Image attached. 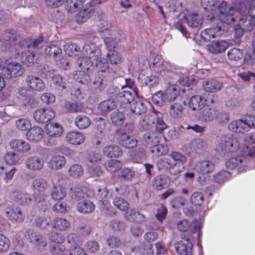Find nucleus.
<instances>
[{
    "instance_id": "f257e3e1",
    "label": "nucleus",
    "mask_w": 255,
    "mask_h": 255,
    "mask_svg": "<svg viewBox=\"0 0 255 255\" xmlns=\"http://www.w3.org/2000/svg\"><path fill=\"white\" fill-rule=\"evenodd\" d=\"M215 150L221 156H226L230 153L240 155L255 156V147L251 149L241 144L239 139L232 135H223L216 145Z\"/></svg>"
},
{
    "instance_id": "f03ea898",
    "label": "nucleus",
    "mask_w": 255,
    "mask_h": 255,
    "mask_svg": "<svg viewBox=\"0 0 255 255\" xmlns=\"http://www.w3.org/2000/svg\"><path fill=\"white\" fill-rule=\"evenodd\" d=\"M83 53L85 57L80 58L77 61V64L81 70L92 71L94 64L102 72L108 70V65L102 61L101 50L95 44L89 43L85 44Z\"/></svg>"
},
{
    "instance_id": "7ed1b4c3",
    "label": "nucleus",
    "mask_w": 255,
    "mask_h": 255,
    "mask_svg": "<svg viewBox=\"0 0 255 255\" xmlns=\"http://www.w3.org/2000/svg\"><path fill=\"white\" fill-rule=\"evenodd\" d=\"M201 2L204 9L213 15L210 17L211 20L217 17L222 22L230 23L235 19V11L232 6L228 5L226 1L219 3L212 0H201Z\"/></svg>"
},
{
    "instance_id": "20e7f679",
    "label": "nucleus",
    "mask_w": 255,
    "mask_h": 255,
    "mask_svg": "<svg viewBox=\"0 0 255 255\" xmlns=\"http://www.w3.org/2000/svg\"><path fill=\"white\" fill-rule=\"evenodd\" d=\"M32 186L34 197L38 207L45 211L49 207V203L46 201V194L45 193L48 187L47 182L43 178L38 177L33 181Z\"/></svg>"
},
{
    "instance_id": "39448f33",
    "label": "nucleus",
    "mask_w": 255,
    "mask_h": 255,
    "mask_svg": "<svg viewBox=\"0 0 255 255\" xmlns=\"http://www.w3.org/2000/svg\"><path fill=\"white\" fill-rule=\"evenodd\" d=\"M123 91L120 92L117 97L118 102L124 108L129 106L130 101L133 100L135 96L138 95V91L134 88V83L130 79H126V85L122 86Z\"/></svg>"
},
{
    "instance_id": "423d86ee",
    "label": "nucleus",
    "mask_w": 255,
    "mask_h": 255,
    "mask_svg": "<svg viewBox=\"0 0 255 255\" xmlns=\"http://www.w3.org/2000/svg\"><path fill=\"white\" fill-rule=\"evenodd\" d=\"M234 21L239 20L244 22L247 20L248 15L252 17H255V2L250 1H243L241 2L238 7V9L236 10L233 7Z\"/></svg>"
},
{
    "instance_id": "0eeeda50",
    "label": "nucleus",
    "mask_w": 255,
    "mask_h": 255,
    "mask_svg": "<svg viewBox=\"0 0 255 255\" xmlns=\"http://www.w3.org/2000/svg\"><path fill=\"white\" fill-rule=\"evenodd\" d=\"M48 137L44 139V142L47 146L55 145L57 144L58 138L61 136L63 132L62 127L56 123H50L45 128Z\"/></svg>"
},
{
    "instance_id": "6e6552de",
    "label": "nucleus",
    "mask_w": 255,
    "mask_h": 255,
    "mask_svg": "<svg viewBox=\"0 0 255 255\" xmlns=\"http://www.w3.org/2000/svg\"><path fill=\"white\" fill-rule=\"evenodd\" d=\"M153 69L159 76L164 77L168 73L174 71L176 67L169 62L164 61L161 56L157 55L153 60Z\"/></svg>"
},
{
    "instance_id": "1a4fd4ad",
    "label": "nucleus",
    "mask_w": 255,
    "mask_h": 255,
    "mask_svg": "<svg viewBox=\"0 0 255 255\" xmlns=\"http://www.w3.org/2000/svg\"><path fill=\"white\" fill-rule=\"evenodd\" d=\"M23 69L21 65L17 63L12 62L6 66H0V75L5 78L12 77H18L22 75Z\"/></svg>"
},
{
    "instance_id": "9d476101",
    "label": "nucleus",
    "mask_w": 255,
    "mask_h": 255,
    "mask_svg": "<svg viewBox=\"0 0 255 255\" xmlns=\"http://www.w3.org/2000/svg\"><path fill=\"white\" fill-rule=\"evenodd\" d=\"M200 118L204 121H211L217 118L220 123H226L229 117L226 114H221L215 109L206 108L202 111Z\"/></svg>"
},
{
    "instance_id": "9b49d317",
    "label": "nucleus",
    "mask_w": 255,
    "mask_h": 255,
    "mask_svg": "<svg viewBox=\"0 0 255 255\" xmlns=\"http://www.w3.org/2000/svg\"><path fill=\"white\" fill-rule=\"evenodd\" d=\"M169 156L174 161L173 165L175 169L174 171V175H177L184 169V164L187 161V157L183 154L176 151H172Z\"/></svg>"
},
{
    "instance_id": "f8f14e48",
    "label": "nucleus",
    "mask_w": 255,
    "mask_h": 255,
    "mask_svg": "<svg viewBox=\"0 0 255 255\" xmlns=\"http://www.w3.org/2000/svg\"><path fill=\"white\" fill-rule=\"evenodd\" d=\"M55 116V112L50 108L37 109L33 114L35 121L39 123H44L52 120Z\"/></svg>"
},
{
    "instance_id": "ddd939ff",
    "label": "nucleus",
    "mask_w": 255,
    "mask_h": 255,
    "mask_svg": "<svg viewBox=\"0 0 255 255\" xmlns=\"http://www.w3.org/2000/svg\"><path fill=\"white\" fill-rule=\"evenodd\" d=\"M54 71L50 70L48 67H44L41 69V73L44 74L46 78H52L53 83L59 90L65 88V80L59 75L53 76Z\"/></svg>"
},
{
    "instance_id": "4468645a",
    "label": "nucleus",
    "mask_w": 255,
    "mask_h": 255,
    "mask_svg": "<svg viewBox=\"0 0 255 255\" xmlns=\"http://www.w3.org/2000/svg\"><path fill=\"white\" fill-rule=\"evenodd\" d=\"M184 21L192 28H200L202 24V17L197 13L189 12L183 17Z\"/></svg>"
},
{
    "instance_id": "2eb2a0df",
    "label": "nucleus",
    "mask_w": 255,
    "mask_h": 255,
    "mask_svg": "<svg viewBox=\"0 0 255 255\" xmlns=\"http://www.w3.org/2000/svg\"><path fill=\"white\" fill-rule=\"evenodd\" d=\"M26 167L32 171H39L44 166V161L42 158L37 156H32L28 157L25 161Z\"/></svg>"
},
{
    "instance_id": "dca6fc26",
    "label": "nucleus",
    "mask_w": 255,
    "mask_h": 255,
    "mask_svg": "<svg viewBox=\"0 0 255 255\" xmlns=\"http://www.w3.org/2000/svg\"><path fill=\"white\" fill-rule=\"evenodd\" d=\"M25 81L28 87L32 90L41 91L45 88V85L43 80L37 76L28 75Z\"/></svg>"
},
{
    "instance_id": "f3484780",
    "label": "nucleus",
    "mask_w": 255,
    "mask_h": 255,
    "mask_svg": "<svg viewBox=\"0 0 255 255\" xmlns=\"http://www.w3.org/2000/svg\"><path fill=\"white\" fill-rule=\"evenodd\" d=\"M170 183L169 178L165 175H156L151 181L152 187L155 190L160 191L167 187Z\"/></svg>"
},
{
    "instance_id": "a211bd4d",
    "label": "nucleus",
    "mask_w": 255,
    "mask_h": 255,
    "mask_svg": "<svg viewBox=\"0 0 255 255\" xmlns=\"http://www.w3.org/2000/svg\"><path fill=\"white\" fill-rule=\"evenodd\" d=\"M193 169L199 173L206 174L213 171L214 164L208 160L199 161L195 163Z\"/></svg>"
},
{
    "instance_id": "6ab92c4d",
    "label": "nucleus",
    "mask_w": 255,
    "mask_h": 255,
    "mask_svg": "<svg viewBox=\"0 0 255 255\" xmlns=\"http://www.w3.org/2000/svg\"><path fill=\"white\" fill-rule=\"evenodd\" d=\"M25 236H28L30 242L39 248L44 247L46 245L45 238L38 233L29 230L26 232Z\"/></svg>"
},
{
    "instance_id": "aec40b11",
    "label": "nucleus",
    "mask_w": 255,
    "mask_h": 255,
    "mask_svg": "<svg viewBox=\"0 0 255 255\" xmlns=\"http://www.w3.org/2000/svg\"><path fill=\"white\" fill-rule=\"evenodd\" d=\"M12 198L15 202L22 206L29 205L32 197L30 194L23 191H14L12 194Z\"/></svg>"
},
{
    "instance_id": "412c9836",
    "label": "nucleus",
    "mask_w": 255,
    "mask_h": 255,
    "mask_svg": "<svg viewBox=\"0 0 255 255\" xmlns=\"http://www.w3.org/2000/svg\"><path fill=\"white\" fill-rule=\"evenodd\" d=\"M121 107H123L124 109H125V111L128 112V111H130L132 113L136 115H141L144 113L146 110V108L143 102L138 100L137 101H130L129 103V106L126 108H124V106H122L121 104L119 103Z\"/></svg>"
},
{
    "instance_id": "4be33fe9",
    "label": "nucleus",
    "mask_w": 255,
    "mask_h": 255,
    "mask_svg": "<svg viewBox=\"0 0 255 255\" xmlns=\"http://www.w3.org/2000/svg\"><path fill=\"white\" fill-rule=\"evenodd\" d=\"M125 218L128 221L137 223H142L146 221V217L141 213L130 209L126 212L124 215Z\"/></svg>"
},
{
    "instance_id": "5701e85b",
    "label": "nucleus",
    "mask_w": 255,
    "mask_h": 255,
    "mask_svg": "<svg viewBox=\"0 0 255 255\" xmlns=\"http://www.w3.org/2000/svg\"><path fill=\"white\" fill-rule=\"evenodd\" d=\"M177 252L181 255H191L193 245L189 239L181 241L175 244Z\"/></svg>"
},
{
    "instance_id": "b1692460",
    "label": "nucleus",
    "mask_w": 255,
    "mask_h": 255,
    "mask_svg": "<svg viewBox=\"0 0 255 255\" xmlns=\"http://www.w3.org/2000/svg\"><path fill=\"white\" fill-rule=\"evenodd\" d=\"M66 141L73 145H80L85 140L84 134L81 132L72 131L68 132L66 136Z\"/></svg>"
},
{
    "instance_id": "393cba45",
    "label": "nucleus",
    "mask_w": 255,
    "mask_h": 255,
    "mask_svg": "<svg viewBox=\"0 0 255 255\" xmlns=\"http://www.w3.org/2000/svg\"><path fill=\"white\" fill-rule=\"evenodd\" d=\"M206 100L202 98L201 96H194L189 99H187L186 102H184L185 105L187 104L192 110H200L204 105L205 104Z\"/></svg>"
},
{
    "instance_id": "a878e982",
    "label": "nucleus",
    "mask_w": 255,
    "mask_h": 255,
    "mask_svg": "<svg viewBox=\"0 0 255 255\" xmlns=\"http://www.w3.org/2000/svg\"><path fill=\"white\" fill-rule=\"evenodd\" d=\"M5 213L7 218L12 221L20 223L24 219L22 212L18 207H8Z\"/></svg>"
},
{
    "instance_id": "bb28decb",
    "label": "nucleus",
    "mask_w": 255,
    "mask_h": 255,
    "mask_svg": "<svg viewBox=\"0 0 255 255\" xmlns=\"http://www.w3.org/2000/svg\"><path fill=\"white\" fill-rule=\"evenodd\" d=\"M66 158L62 155L52 156L48 162V166L50 169L57 170L61 169L66 164Z\"/></svg>"
},
{
    "instance_id": "cd10ccee",
    "label": "nucleus",
    "mask_w": 255,
    "mask_h": 255,
    "mask_svg": "<svg viewBox=\"0 0 255 255\" xmlns=\"http://www.w3.org/2000/svg\"><path fill=\"white\" fill-rule=\"evenodd\" d=\"M230 130L236 133H245L248 131L243 118L235 120L228 125Z\"/></svg>"
},
{
    "instance_id": "c85d7f7f",
    "label": "nucleus",
    "mask_w": 255,
    "mask_h": 255,
    "mask_svg": "<svg viewBox=\"0 0 255 255\" xmlns=\"http://www.w3.org/2000/svg\"><path fill=\"white\" fill-rule=\"evenodd\" d=\"M202 86L204 89L208 92H216L221 89L223 84L217 80L211 79L205 81Z\"/></svg>"
},
{
    "instance_id": "c756f323",
    "label": "nucleus",
    "mask_w": 255,
    "mask_h": 255,
    "mask_svg": "<svg viewBox=\"0 0 255 255\" xmlns=\"http://www.w3.org/2000/svg\"><path fill=\"white\" fill-rule=\"evenodd\" d=\"M156 166L159 170L169 171L171 174L174 175V171L175 169L173 165L171 160L167 157L160 159L157 162Z\"/></svg>"
},
{
    "instance_id": "7c9ffc66",
    "label": "nucleus",
    "mask_w": 255,
    "mask_h": 255,
    "mask_svg": "<svg viewBox=\"0 0 255 255\" xmlns=\"http://www.w3.org/2000/svg\"><path fill=\"white\" fill-rule=\"evenodd\" d=\"M103 154L108 157H118L123 154L122 149L117 145L111 144L105 146Z\"/></svg>"
},
{
    "instance_id": "2f4dec72",
    "label": "nucleus",
    "mask_w": 255,
    "mask_h": 255,
    "mask_svg": "<svg viewBox=\"0 0 255 255\" xmlns=\"http://www.w3.org/2000/svg\"><path fill=\"white\" fill-rule=\"evenodd\" d=\"M177 228L180 232H186L190 231L193 233L198 231L200 229V226L199 225H195L192 229L191 223L186 219H183L177 222Z\"/></svg>"
},
{
    "instance_id": "473e14b6",
    "label": "nucleus",
    "mask_w": 255,
    "mask_h": 255,
    "mask_svg": "<svg viewBox=\"0 0 255 255\" xmlns=\"http://www.w3.org/2000/svg\"><path fill=\"white\" fill-rule=\"evenodd\" d=\"M43 132L42 128L39 127H34L27 132L26 137L30 141L37 142L42 138Z\"/></svg>"
},
{
    "instance_id": "72a5a7b5",
    "label": "nucleus",
    "mask_w": 255,
    "mask_h": 255,
    "mask_svg": "<svg viewBox=\"0 0 255 255\" xmlns=\"http://www.w3.org/2000/svg\"><path fill=\"white\" fill-rule=\"evenodd\" d=\"M180 89L177 85L169 86L163 93L166 102H171L176 100L179 95Z\"/></svg>"
},
{
    "instance_id": "f704fd0d",
    "label": "nucleus",
    "mask_w": 255,
    "mask_h": 255,
    "mask_svg": "<svg viewBox=\"0 0 255 255\" xmlns=\"http://www.w3.org/2000/svg\"><path fill=\"white\" fill-rule=\"evenodd\" d=\"M102 61L106 63L109 65L108 62L111 65H118L122 62V57L120 53L116 50L109 51L107 54L106 59H103Z\"/></svg>"
},
{
    "instance_id": "c9c22d12",
    "label": "nucleus",
    "mask_w": 255,
    "mask_h": 255,
    "mask_svg": "<svg viewBox=\"0 0 255 255\" xmlns=\"http://www.w3.org/2000/svg\"><path fill=\"white\" fill-rule=\"evenodd\" d=\"M119 143L127 148L135 147L137 140L134 137H130L126 133L122 134L119 138Z\"/></svg>"
},
{
    "instance_id": "e433bc0d",
    "label": "nucleus",
    "mask_w": 255,
    "mask_h": 255,
    "mask_svg": "<svg viewBox=\"0 0 255 255\" xmlns=\"http://www.w3.org/2000/svg\"><path fill=\"white\" fill-rule=\"evenodd\" d=\"M10 147L18 152H26L30 149L29 144L21 139H15L10 143Z\"/></svg>"
},
{
    "instance_id": "4c0bfd02",
    "label": "nucleus",
    "mask_w": 255,
    "mask_h": 255,
    "mask_svg": "<svg viewBox=\"0 0 255 255\" xmlns=\"http://www.w3.org/2000/svg\"><path fill=\"white\" fill-rule=\"evenodd\" d=\"M118 103L120 108L118 111L113 112L111 115V120L113 124L116 126H120L124 123L125 115L123 113L127 112L125 111V109H123V107H121L119 102Z\"/></svg>"
},
{
    "instance_id": "58836bf2",
    "label": "nucleus",
    "mask_w": 255,
    "mask_h": 255,
    "mask_svg": "<svg viewBox=\"0 0 255 255\" xmlns=\"http://www.w3.org/2000/svg\"><path fill=\"white\" fill-rule=\"evenodd\" d=\"M228 47V43L224 40L213 42L209 45V50L213 53H218L224 51Z\"/></svg>"
},
{
    "instance_id": "ea45409f",
    "label": "nucleus",
    "mask_w": 255,
    "mask_h": 255,
    "mask_svg": "<svg viewBox=\"0 0 255 255\" xmlns=\"http://www.w3.org/2000/svg\"><path fill=\"white\" fill-rule=\"evenodd\" d=\"M86 190L85 186L78 184L71 189L70 194L72 199L79 200L86 195Z\"/></svg>"
},
{
    "instance_id": "a19ab883",
    "label": "nucleus",
    "mask_w": 255,
    "mask_h": 255,
    "mask_svg": "<svg viewBox=\"0 0 255 255\" xmlns=\"http://www.w3.org/2000/svg\"><path fill=\"white\" fill-rule=\"evenodd\" d=\"M95 206L94 204L88 200H85L79 202L77 206L78 211L82 213H90L94 211Z\"/></svg>"
},
{
    "instance_id": "79ce46f5",
    "label": "nucleus",
    "mask_w": 255,
    "mask_h": 255,
    "mask_svg": "<svg viewBox=\"0 0 255 255\" xmlns=\"http://www.w3.org/2000/svg\"><path fill=\"white\" fill-rule=\"evenodd\" d=\"M154 117L151 115L142 116L139 121V127L143 130L149 129L154 123Z\"/></svg>"
},
{
    "instance_id": "37998d69",
    "label": "nucleus",
    "mask_w": 255,
    "mask_h": 255,
    "mask_svg": "<svg viewBox=\"0 0 255 255\" xmlns=\"http://www.w3.org/2000/svg\"><path fill=\"white\" fill-rule=\"evenodd\" d=\"M83 2L82 0H65L63 3L68 12L73 13L81 7Z\"/></svg>"
},
{
    "instance_id": "c03bdc74",
    "label": "nucleus",
    "mask_w": 255,
    "mask_h": 255,
    "mask_svg": "<svg viewBox=\"0 0 255 255\" xmlns=\"http://www.w3.org/2000/svg\"><path fill=\"white\" fill-rule=\"evenodd\" d=\"M51 197L55 200H60L64 198L66 195V191L61 185H54L51 191Z\"/></svg>"
},
{
    "instance_id": "a18cd8bd",
    "label": "nucleus",
    "mask_w": 255,
    "mask_h": 255,
    "mask_svg": "<svg viewBox=\"0 0 255 255\" xmlns=\"http://www.w3.org/2000/svg\"><path fill=\"white\" fill-rule=\"evenodd\" d=\"M70 226V222L62 218H56L53 220L52 227L59 231H65Z\"/></svg>"
},
{
    "instance_id": "49530a36",
    "label": "nucleus",
    "mask_w": 255,
    "mask_h": 255,
    "mask_svg": "<svg viewBox=\"0 0 255 255\" xmlns=\"http://www.w3.org/2000/svg\"><path fill=\"white\" fill-rule=\"evenodd\" d=\"M91 71H86L84 70L76 71L74 75V79L82 84H87L91 79Z\"/></svg>"
},
{
    "instance_id": "de8ad7c7",
    "label": "nucleus",
    "mask_w": 255,
    "mask_h": 255,
    "mask_svg": "<svg viewBox=\"0 0 255 255\" xmlns=\"http://www.w3.org/2000/svg\"><path fill=\"white\" fill-rule=\"evenodd\" d=\"M221 27L218 26L214 28H209L202 31L201 36L205 41H210L212 38L215 37L217 33L221 31Z\"/></svg>"
},
{
    "instance_id": "09e8293b",
    "label": "nucleus",
    "mask_w": 255,
    "mask_h": 255,
    "mask_svg": "<svg viewBox=\"0 0 255 255\" xmlns=\"http://www.w3.org/2000/svg\"><path fill=\"white\" fill-rule=\"evenodd\" d=\"M150 150L155 156H158L166 154L168 152V147L167 145L158 142L151 146Z\"/></svg>"
},
{
    "instance_id": "8fccbe9b",
    "label": "nucleus",
    "mask_w": 255,
    "mask_h": 255,
    "mask_svg": "<svg viewBox=\"0 0 255 255\" xmlns=\"http://www.w3.org/2000/svg\"><path fill=\"white\" fill-rule=\"evenodd\" d=\"M75 125L80 129L87 128L91 124L90 120L86 116L79 115L75 119Z\"/></svg>"
},
{
    "instance_id": "3c124183",
    "label": "nucleus",
    "mask_w": 255,
    "mask_h": 255,
    "mask_svg": "<svg viewBox=\"0 0 255 255\" xmlns=\"http://www.w3.org/2000/svg\"><path fill=\"white\" fill-rule=\"evenodd\" d=\"M243 50L232 48L227 52V56L230 61H238L241 60L243 56Z\"/></svg>"
},
{
    "instance_id": "603ef678",
    "label": "nucleus",
    "mask_w": 255,
    "mask_h": 255,
    "mask_svg": "<svg viewBox=\"0 0 255 255\" xmlns=\"http://www.w3.org/2000/svg\"><path fill=\"white\" fill-rule=\"evenodd\" d=\"M183 103H184L183 102ZM183 109L182 102H176L171 104L169 108V114L173 118H177L181 115Z\"/></svg>"
},
{
    "instance_id": "864d4df0",
    "label": "nucleus",
    "mask_w": 255,
    "mask_h": 255,
    "mask_svg": "<svg viewBox=\"0 0 255 255\" xmlns=\"http://www.w3.org/2000/svg\"><path fill=\"white\" fill-rule=\"evenodd\" d=\"M65 108L70 112H80L83 109V104L80 102H66L64 106Z\"/></svg>"
},
{
    "instance_id": "5fc2aeb1",
    "label": "nucleus",
    "mask_w": 255,
    "mask_h": 255,
    "mask_svg": "<svg viewBox=\"0 0 255 255\" xmlns=\"http://www.w3.org/2000/svg\"><path fill=\"white\" fill-rule=\"evenodd\" d=\"M104 166L109 171L114 173L121 169L122 164L118 160H109L105 162Z\"/></svg>"
},
{
    "instance_id": "6e6d98bb",
    "label": "nucleus",
    "mask_w": 255,
    "mask_h": 255,
    "mask_svg": "<svg viewBox=\"0 0 255 255\" xmlns=\"http://www.w3.org/2000/svg\"><path fill=\"white\" fill-rule=\"evenodd\" d=\"M34 54L29 51L22 53L21 62L27 66H32L35 62Z\"/></svg>"
},
{
    "instance_id": "4d7b16f0",
    "label": "nucleus",
    "mask_w": 255,
    "mask_h": 255,
    "mask_svg": "<svg viewBox=\"0 0 255 255\" xmlns=\"http://www.w3.org/2000/svg\"><path fill=\"white\" fill-rule=\"evenodd\" d=\"M143 137L144 141L150 147L159 142V137L153 132L146 133Z\"/></svg>"
},
{
    "instance_id": "13d9d810",
    "label": "nucleus",
    "mask_w": 255,
    "mask_h": 255,
    "mask_svg": "<svg viewBox=\"0 0 255 255\" xmlns=\"http://www.w3.org/2000/svg\"><path fill=\"white\" fill-rule=\"evenodd\" d=\"M116 107V104L114 100L109 99L101 102L98 106V109L103 113H106Z\"/></svg>"
},
{
    "instance_id": "bf43d9fd",
    "label": "nucleus",
    "mask_w": 255,
    "mask_h": 255,
    "mask_svg": "<svg viewBox=\"0 0 255 255\" xmlns=\"http://www.w3.org/2000/svg\"><path fill=\"white\" fill-rule=\"evenodd\" d=\"M45 53L49 56L56 58L58 55L62 53L60 47L55 44H49L45 48Z\"/></svg>"
},
{
    "instance_id": "052dcab7",
    "label": "nucleus",
    "mask_w": 255,
    "mask_h": 255,
    "mask_svg": "<svg viewBox=\"0 0 255 255\" xmlns=\"http://www.w3.org/2000/svg\"><path fill=\"white\" fill-rule=\"evenodd\" d=\"M68 172L70 176L74 178H78L83 175V169L79 164H73L70 167Z\"/></svg>"
},
{
    "instance_id": "680f3d73",
    "label": "nucleus",
    "mask_w": 255,
    "mask_h": 255,
    "mask_svg": "<svg viewBox=\"0 0 255 255\" xmlns=\"http://www.w3.org/2000/svg\"><path fill=\"white\" fill-rule=\"evenodd\" d=\"M15 126L19 130L26 131L30 128L31 123L27 119L20 118L16 121Z\"/></svg>"
},
{
    "instance_id": "e2e57ef3",
    "label": "nucleus",
    "mask_w": 255,
    "mask_h": 255,
    "mask_svg": "<svg viewBox=\"0 0 255 255\" xmlns=\"http://www.w3.org/2000/svg\"><path fill=\"white\" fill-rule=\"evenodd\" d=\"M231 177L229 172L226 170H222L214 176V181L218 183H222L228 180Z\"/></svg>"
},
{
    "instance_id": "0e129e2a",
    "label": "nucleus",
    "mask_w": 255,
    "mask_h": 255,
    "mask_svg": "<svg viewBox=\"0 0 255 255\" xmlns=\"http://www.w3.org/2000/svg\"><path fill=\"white\" fill-rule=\"evenodd\" d=\"M243 159L241 157H233L226 162V167L228 169H233L241 164Z\"/></svg>"
},
{
    "instance_id": "69168bd1",
    "label": "nucleus",
    "mask_w": 255,
    "mask_h": 255,
    "mask_svg": "<svg viewBox=\"0 0 255 255\" xmlns=\"http://www.w3.org/2000/svg\"><path fill=\"white\" fill-rule=\"evenodd\" d=\"M64 50L70 56H73L77 55V54L75 53L80 51V48L76 44L68 42L64 45Z\"/></svg>"
},
{
    "instance_id": "338daca9",
    "label": "nucleus",
    "mask_w": 255,
    "mask_h": 255,
    "mask_svg": "<svg viewBox=\"0 0 255 255\" xmlns=\"http://www.w3.org/2000/svg\"><path fill=\"white\" fill-rule=\"evenodd\" d=\"M113 203L117 208L122 211H126L128 208V203L121 197H116L114 199Z\"/></svg>"
},
{
    "instance_id": "774afa93",
    "label": "nucleus",
    "mask_w": 255,
    "mask_h": 255,
    "mask_svg": "<svg viewBox=\"0 0 255 255\" xmlns=\"http://www.w3.org/2000/svg\"><path fill=\"white\" fill-rule=\"evenodd\" d=\"M90 16V12L88 9L80 10L76 15V21L78 23L85 22Z\"/></svg>"
}]
</instances>
